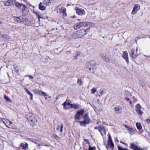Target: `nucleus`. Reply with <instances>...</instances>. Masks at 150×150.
I'll use <instances>...</instances> for the list:
<instances>
[{
	"label": "nucleus",
	"instance_id": "nucleus-59",
	"mask_svg": "<svg viewBox=\"0 0 150 150\" xmlns=\"http://www.w3.org/2000/svg\"><path fill=\"white\" fill-rule=\"evenodd\" d=\"M40 146V144H38V146Z\"/></svg>",
	"mask_w": 150,
	"mask_h": 150
},
{
	"label": "nucleus",
	"instance_id": "nucleus-34",
	"mask_svg": "<svg viewBox=\"0 0 150 150\" xmlns=\"http://www.w3.org/2000/svg\"><path fill=\"white\" fill-rule=\"evenodd\" d=\"M4 98L8 102H10L11 101V100L6 95L4 96Z\"/></svg>",
	"mask_w": 150,
	"mask_h": 150
},
{
	"label": "nucleus",
	"instance_id": "nucleus-37",
	"mask_svg": "<svg viewBox=\"0 0 150 150\" xmlns=\"http://www.w3.org/2000/svg\"><path fill=\"white\" fill-rule=\"evenodd\" d=\"M64 11H66V9L65 8H59V12L60 13H62Z\"/></svg>",
	"mask_w": 150,
	"mask_h": 150
},
{
	"label": "nucleus",
	"instance_id": "nucleus-24",
	"mask_svg": "<svg viewBox=\"0 0 150 150\" xmlns=\"http://www.w3.org/2000/svg\"><path fill=\"white\" fill-rule=\"evenodd\" d=\"M28 146V144H27L26 143H21L20 145V147H22V148L24 149H26V148Z\"/></svg>",
	"mask_w": 150,
	"mask_h": 150
},
{
	"label": "nucleus",
	"instance_id": "nucleus-32",
	"mask_svg": "<svg viewBox=\"0 0 150 150\" xmlns=\"http://www.w3.org/2000/svg\"><path fill=\"white\" fill-rule=\"evenodd\" d=\"M40 95H42L43 96H48V94L45 92H43L42 91H41V92Z\"/></svg>",
	"mask_w": 150,
	"mask_h": 150
},
{
	"label": "nucleus",
	"instance_id": "nucleus-57",
	"mask_svg": "<svg viewBox=\"0 0 150 150\" xmlns=\"http://www.w3.org/2000/svg\"><path fill=\"white\" fill-rule=\"evenodd\" d=\"M78 21H81V20L80 19H78Z\"/></svg>",
	"mask_w": 150,
	"mask_h": 150
},
{
	"label": "nucleus",
	"instance_id": "nucleus-45",
	"mask_svg": "<svg viewBox=\"0 0 150 150\" xmlns=\"http://www.w3.org/2000/svg\"><path fill=\"white\" fill-rule=\"evenodd\" d=\"M125 99L127 101H129L130 100L129 99L127 98H125Z\"/></svg>",
	"mask_w": 150,
	"mask_h": 150
},
{
	"label": "nucleus",
	"instance_id": "nucleus-58",
	"mask_svg": "<svg viewBox=\"0 0 150 150\" xmlns=\"http://www.w3.org/2000/svg\"><path fill=\"white\" fill-rule=\"evenodd\" d=\"M17 67H15L14 68H15V69H16V68H17Z\"/></svg>",
	"mask_w": 150,
	"mask_h": 150
},
{
	"label": "nucleus",
	"instance_id": "nucleus-21",
	"mask_svg": "<svg viewBox=\"0 0 150 150\" xmlns=\"http://www.w3.org/2000/svg\"><path fill=\"white\" fill-rule=\"evenodd\" d=\"M103 59H104L106 62H108L109 61V57L108 56L106 55V54H103L102 55Z\"/></svg>",
	"mask_w": 150,
	"mask_h": 150
},
{
	"label": "nucleus",
	"instance_id": "nucleus-19",
	"mask_svg": "<svg viewBox=\"0 0 150 150\" xmlns=\"http://www.w3.org/2000/svg\"><path fill=\"white\" fill-rule=\"evenodd\" d=\"M98 130L99 132H100L101 134H102V132H104V133H105V129L104 127L103 126H99V128L98 129Z\"/></svg>",
	"mask_w": 150,
	"mask_h": 150
},
{
	"label": "nucleus",
	"instance_id": "nucleus-6",
	"mask_svg": "<svg viewBox=\"0 0 150 150\" xmlns=\"http://www.w3.org/2000/svg\"><path fill=\"white\" fill-rule=\"evenodd\" d=\"M140 8L141 6L139 4H135L132 11V14H136L138 11L140 9Z\"/></svg>",
	"mask_w": 150,
	"mask_h": 150
},
{
	"label": "nucleus",
	"instance_id": "nucleus-61",
	"mask_svg": "<svg viewBox=\"0 0 150 150\" xmlns=\"http://www.w3.org/2000/svg\"><path fill=\"white\" fill-rule=\"evenodd\" d=\"M7 75H8V76H9V74H8V73H7Z\"/></svg>",
	"mask_w": 150,
	"mask_h": 150
},
{
	"label": "nucleus",
	"instance_id": "nucleus-43",
	"mask_svg": "<svg viewBox=\"0 0 150 150\" xmlns=\"http://www.w3.org/2000/svg\"><path fill=\"white\" fill-rule=\"evenodd\" d=\"M63 13V15L64 16H66L67 15V14L66 12V11H64V12L62 13Z\"/></svg>",
	"mask_w": 150,
	"mask_h": 150
},
{
	"label": "nucleus",
	"instance_id": "nucleus-4",
	"mask_svg": "<svg viewBox=\"0 0 150 150\" xmlns=\"http://www.w3.org/2000/svg\"><path fill=\"white\" fill-rule=\"evenodd\" d=\"M76 13L80 16H82L86 14L85 11L81 8L76 7L74 8Z\"/></svg>",
	"mask_w": 150,
	"mask_h": 150
},
{
	"label": "nucleus",
	"instance_id": "nucleus-50",
	"mask_svg": "<svg viewBox=\"0 0 150 150\" xmlns=\"http://www.w3.org/2000/svg\"><path fill=\"white\" fill-rule=\"evenodd\" d=\"M36 13V14L38 15V19H40V18H42L41 17H40V16L39 15V14H38V13Z\"/></svg>",
	"mask_w": 150,
	"mask_h": 150
},
{
	"label": "nucleus",
	"instance_id": "nucleus-17",
	"mask_svg": "<svg viewBox=\"0 0 150 150\" xmlns=\"http://www.w3.org/2000/svg\"><path fill=\"white\" fill-rule=\"evenodd\" d=\"M14 19L15 21L18 23H21L23 21V17L20 16V17H14Z\"/></svg>",
	"mask_w": 150,
	"mask_h": 150
},
{
	"label": "nucleus",
	"instance_id": "nucleus-53",
	"mask_svg": "<svg viewBox=\"0 0 150 150\" xmlns=\"http://www.w3.org/2000/svg\"><path fill=\"white\" fill-rule=\"evenodd\" d=\"M16 73H18V74L19 73V71L18 70H16Z\"/></svg>",
	"mask_w": 150,
	"mask_h": 150
},
{
	"label": "nucleus",
	"instance_id": "nucleus-26",
	"mask_svg": "<svg viewBox=\"0 0 150 150\" xmlns=\"http://www.w3.org/2000/svg\"><path fill=\"white\" fill-rule=\"evenodd\" d=\"M39 8L40 10L44 11L45 9L46 8L45 6L42 5L41 3H40L39 4Z\"/></svg>",
	"mask_w": 150,
	"mask_h": 150
},
{
	"label": "nucleus",
	"instance_id": "nucleus-1",
	"mask_svg": "<svg viewBox=\"0 0 150 150\" xmlns=\"http://www.w3.org/2000/svg\"><path fill=\"white\" fill-rule=\"evenodd\" d=\"M89 31V28L80 30L73 33V36L75 39L81 38L86 35Z\"/></svg>",
	"mask_w": 150,
	"mask_h": 150
},
{
	"label": "nucleus",
	"instance_id": "nucleus-12",
	"mask_svg": "<svg viewBox=\"0 0 150 150\" xmlns=\"http://www.w3.org/2000/svg\"><path fill=\"white\" fill-rule=\"evenodd\" d=\"M122 57L125 60L127 64L129 63V60L128 57V54L126 51L123 52V54L122 55Z\"/></svg>",
	"mask_w": 150,
	"mask_h": 150
},
{
	"label": "nucleus",
	"instance_id": "nucleus-13",
	"mask_svg": "<svg viewBox=\"0 0 150 150\" xmlns=\"http://www.w3.org/2000/svg\"><path fill=\"white\" fill-rule=\"evenodd\" d=\"M71 101L69 100H67L63 104L64 108L65 109H67L71 108L72 104L70 103Z\"/></svg>",
	"mask_w": 150,
	"mask_h": 150
},
{
	"label": "nucleus",
	"instance_id": "nucleus-48",
	"mask_svg": "<svg viewBox=\"0 0 150 150\" xmlns=\"http://www.w3.org/2000/svg\"><path fill=\"white\" fill-rule=\"evenodd\" d=\"M99 128V126H98V127H94V129H98H98Z\"/></svg>",
	"mask_w": 150,
	"mask_h": 150
},
{
	"label": "nucleus",
	"instance_id": "nucleus-31",
	"mask_svg": "<svg viewBox=\"0 0 150 150\" xmlns=\"http://www.w3.org/2000/svg\"><path fill=\"white\" fill-rule=\"evenodd\" d=\"M10 4L11 3L10 0L7 1H6L4 3V5L6 6H10Z\"/></svg>",
	"mask_w": 150,
	"mask_h": 150
},
{
	"label": "nucleus",
	"instance_id": "nucleus-42",
	"mask_svg": "<svg viewBox=\"0 0 150 150\" xmlns=\"http://www.w3.org/2000/svg\"><path fill=\"white\" fill-rule=\"evenodd\" d=\"M112 137H111V136H110V135H109V137H108V142H112Z\"/></svg>",
	"mask_w": 150,
	"mask_h": 150
},
{
	"label": "nucleus",
	"instance_id": "nucleus-14",
	"mask_svg": "<svg viewBox=\"0 0 150 150\" xmlns=\"http://www.w3.org/2000/svg\"><path fill=\"white\" fill-rule=\"evenodd\" d=\"M114 109L115 110V112L117 114L120 113L122 111V108L120 106H117L115 107L114 108Z\"/></svg>",
	"mask_w": 150,
	"mask_h": 150
},
{
	"label": "nucleus",
	"instance_id": "nucleus-54",
	"mask_svg": "<svg viewBox=\"0 0 150 150\" xmlns=\"http://www.w3.org/2000/svg\"><path fill=\"white\" fill-rule=\"evenodd\" d=\"M25 90L26 91L27 93V91H29L28 90V89L27 88H25Z\"/></svg>",
	"mask_w": 150,
	"mask_h": 150
},
{
	"label": "nucleus",
	"instance_id": "nucleus-49",
	"mask_svg": "<svg viewBox=\"0 0 150 150\" xmlns=\"http://www.w3.org/2000/svg\"><path fill=\"white\" fill-rule=\"evenodd\" d=\"M104 92V91H102L100 92V93L102 95V94Z\"/></svg>",
	"mask_w": 150,
	"mask_h": 150
},
{
	"label": "nucleus",
	"instance_id": "nucleus-7",
	"mask_svg": "<svg viewBox=\"0 0 150 150\" xmlns=\"http://www.w3.org/2000/svg\"><path fill=\"white\" fill-rule=\"evenodd\" d=\"M84 119L83 121L80 122L81 125L83 126L88 124L89 122V120L87 114L85 115V116L84 117Z\"/></svg>",
	"mask_w": 150,
	"mask_h": 150
},
{
	"label": "nucleus",
	"instance_id": "nucleus-44",
	"mask_svg": "<svg viewBox=\"0 0 150 150\" xmlns=\"http://www.w3.org/2000/svg\"><path fill=\"white\" fill-rule=\"evenodd\" d=\"M28 77L30 79V78H31V79H33L34 77L33 76H32L31 75H28Z\"/></svg>",
	"mask_w": 150,
	"mask_h": 150
},
{
	"label": "nucleus",
	"instance_id": "nucleus-10",
	"mask_svg": "<svg viewBox=\"0 0 150 150\" xmlns=\"http://www.w3.org/2000/svg\"><path fill=\"white\" fill-rule=\"evenodd\" d=\"M83 113V110H80L76 113L75 116V120L76 122L80 120V115H82Z\"/></svg>",
	"mask_w": 150,
	"mask_h": 150
},
{
	"label": "nucleus",
	"instance_id": "nucleus-20",
	"mask_svg": "<svg viewBox=\"0 0 150 150\" xmlns=\"http://www.w3.org/2000/svg\"><path fill=\"white\" fill-rule=\"evenodd\" d=\"M85 26H89V28H89L90 30V28L91 27H92L94 26V24L93 23L91 22H88V23H86L85 22Z\"/></svg>",
	"mask_w": 150,
	"mask_h": 150
},
{
	"label": "nucleus",
	"instance_id": "nucleus-36",
	"mask_svg": "<svg viewBox=\"0 0 150 150\" xmlns=\"http://www.w3.org/2000/svg\"><path fill=\"white\" fill-rule=\"evenodd\" d=\"M96 147L95 146L91 147L90 145H89L88 150H96Z\"/></svg>",
	"mask_w": 150,
	"mask_h": 150
},
{
	"label": "nucleus",
	"instance_id": "nucleus-22",
	"mask_svg": "<svg viewBox=\"0 0 150 150\" xmlns=\"http://www.w3.org/2000/svg\"><path fill=\"white\" fill-rule=\"evenodd\" d=\"M51 0H44L43 1V4L46 6L49 5L51 2Z\"/></svg>",
	"mask_w": 150,
	"mask_h": 150
},
{
	"label": "nucleus",
	"instance_id": "nucleus-52",
	"mask_svg": "<svg viewBox=\"0 0 150 150\" xmlns=\"http://www.w3.org/2000/svg\"><path fill=\"white\" fill-rule=\"evenodd\" d=\"M84 140V141H85L88 142V139H85Z\"/></svg>",
	"mask_w": 150,
	"mask_h": 150
},
{
	"label": "nucleus",
	"instance_id": "nucleus-15",
	"mask_svg": "<svg viewBox=\"0 0 150 150\" xmlns=\"http://www.w3.org/2000/svg\"><path fill=\"white\" fill-rule=\"evenodd\" d=\"M21 9H22V11L24 14H27L28 12V8L27 6L25 5L23 6V7L21 8Z\"/></svg>",
	"mask_w": 150,
	"mask_h": 150
},
{
	"label": "nucleus",
	"instance_id": "nucleus-51",
	"mask_svg": "<svg viewBox=\"0 0 150 150\" xmlns=\"http://www.w3.org/2000/svg\"><path fill=\"white\" fill-rule=\"evenodd\" d=\"M120 143H122V144H125V145H126L127 146V145L126 144L124 143V142H122V141H120Z\"/></svg>",
	"mask_w": 150,
	"mask_h": 150
},
{
	"label": "nucleus",
	"instance_id": "nucleus-41",
	"mask_svg": "<svg viewBox=\"0 0 150 150\" xmlns=\"http://www.w3.org/2000/svg\"><path fill=\"white\" fill-rule=\"evenodd\" d=\"M82 83V82L81 80L79 79H78V83L79 85H81Z\"/></svg>",
	"mask_w": 150,
	"mask_h": 150
},
{
	"label": "nucleus",
	"instance_id": "nucleus-38",
	"mask_svg": "<svg viewBox=\"0 0 150 150\" xmlns=\"http://www.w3.org/2000/svg\"><path fill=\"white\" fill-rule=\"evenodd\" d=\"M80 52H78L76 55L74 57V59H76L78 56L80 54Z\"/></svg>",
	"mask_w": 150,
	"mask_h": 150
},
{
	"label": "nucleus",
	"instance_id": "nucleus-55",
	"mask_svg": "<svg viewBox=\"0 0 150 150\" xmlns=\"http://www.w3.org/2000/svg\"><path fill=\"white\" fill-rule=\"evenodd\" d=\"M92 67L91 68V67H89L88 69L90 71L92 69Z\"/></svg>",
	"mask_w": 150,
	"mask_h": 150
},
{
	"label": "nucleus",
	"instance_id": "nucleus-39",
	"mask_svg": "<svg viewBox=\"0 0 150 150\" xmlns=\"http://www.w3.org/2000/svg\"><path fill=\"white\" fill-rule=\"evenodd\" d=\"M117 148L118 149V150H129L128 149H123L120 146H117Z\"/></svg>",
	"mask_w": 150,
	"mask_h": 150
},
{
	"label": "nucleus",
	"instance_id": "nucleus-60",
	"mask_svg": "<svg viewBox=\"0 0 150 150\" xmlns=\"http://www.w3.org/2000/svg\"><path fill=\"white\" fill-rule=\"evenodd\" d=\"M73 18H74V16L73 17H72Z\"/></svg>",
	"mask_w": 150,
	"mask_h": 150
},
{
	"label": "nucleus",
	"instance_id": "nucleus-5",
	"mask_svg": "<svg viewBox=\"0 0 150 150\" xmlns=\"http://www.w3.org/2000/svg\"><path fill=\"white\" fill-rule=\"evenodd\" d=\"M138 49L137 48H132L131 50L130 55L133 58H136L139 55L137 53Z\"/></svg>",
	"mask_w": 150,
	"mask_h": 150
},
{
	"label": "nucleus",
	"instance_id": "nucleus-33",
	"mask_svg": "<svg viewBox=\"0 0 150 150\" xmlns=\"http://www.w3.org/2000/svg\"><path fill=\"white\" fill-rule=\"evenodd\" d=\"M97 89L95 88H93L91 90V93L94 94L96 91Z\"/></svg>",
	"mask_w": 150,
	"mask_h": 150
},
{
	"label": "nucleus",
	"instance_id": "nucleus-40",
	"mask_svg": "<svg viewBox=\"0 0 150 150\" xmlns=\"http://www.w3.org/2000/svg\"><path fill=\"white\" fill-rule=\"evenodd\" d=\"M140 85L142 86V87H144L145 86V85L144 83L142 81H140Z\"/></svg>",
	"mask_w": 150,
	"mask_h": 150
},
{
	"label": "nucleus",
	"instance_id": "nucleus-2",
	"mask_svg": "<svg viewBox=\"0 0 150 150\" xmlns=\"http://www.w3.org/2000/svg\"><path fill=\"white\" fill-rule=\"evenodd\" d=\"M27 119L30 124L32 126H34L36 125L37 122V120L33 115L32 114L30 115L27 117Z\"/></svg>",
	"mask_w": 150,
	"mask_h": 150
},
{
	"label": "nucleus",
	"instance_id": "nucleus-25",
	"mask_svg": "<svg viewBox=\"0 0 150 150\" xmlns=\"http://www.w3.org/2000/svg\"><path fill=\"white\" fill-rule=\"evenodd\" d=\"M15 5L16 7L21 8L23 7V6L24 5L23 4H20L18 2H16L15 4Z\"/></svg>",
	"mask_w": 150,
	"mask_h": 150
},
{
	"label": "nucleus",
	"instance_id": "nucleus-8",
	"mask_svg": "<svg viewBox=\"0 0 150 150\" xmlns=\"http://www.w3.org/2000/svg\"><path fill=\"white\" fill-rule=\"evenodd\" d=\"M85 22H82L77 23L74 26V29L77 30L79 29L81 27L85 26Z\"/></svg>",
	"mask_w": 150,
	"mask_h": 150
},
{
	"label": "nucleus",
	"instance_id": "nucleus-62",
	"mask_svg": "<svg viewBox=\"0 0 150 150\" xmlns=\"http://www.w3.org/2000/svg\"><path fill=\"white\" fill-rule=\"evenodd\" d=\"M6 67H7V68H8V66H6Z\"/></svg>",
	"mask_w": 150,
	"mask_h": 150
},
{
	"label": "nucleus",
	"instance_id": "nucleus-35",
	"mask_svg": "<svg viewBox=\"0 0 150 150\" xmlns=\"http://www.w3.org/2000/svg\"><path fill=\"white\" fill-rule=\"evenodd\" d=\"M27 93L28 94H29V95H30V96L31 97V98H30L31 100H32L33 99V94L30 92L29 91H27Z\"/></svg>",
	"mask_w": 150,
	"mask_h": 150
},
{
	"label": "nucleus",
	"instance_id": "nucleus-56",
	"mask_svg": "<svg viewBox=\"0 0 150 150\" xmlns=\"http://www.w3.org/2000/svg\"><path fill=\"white\" fill-rule=\"evenodd\" d=\"M130 104L131 105L132 104V102L130 100L129 101Z\"/></svg>",
	"mask_w": 150,
	"mask_h": 150
},
{
	"label": "nucleus",
	"instance_id": "nucleus-11",
	"mask_svg": "<svg viewBox=\"0 0 150 150\" xmlns=\"http://www.w3.org/2000/svg\"><path fill=\"white\" fill-rule=\"evenodd\" d=\"M94 106L98 111L101 110L102 109V105L100 103V100H98L97 102L95 103Z\"/></svg>",
	"mask_w": 150,
	"mask_h": 150
},
{
	"label": "nucleus",
	"instance_id": "nucleus-27",
	"mask_svg": "<svg viewBox=\"0 0 150 150\" xmlns=\"http://www.w3.org/2000/svg\"><path fill=\"white\" fill-rule=\"evenodd\" d=\"M33 91L34 93L35 94H38V95H40L42 91H41L39 89H36L33 90Z\"/></svg>",
	"mask_w": 150,
	"mask_h": 150
},
{
	"label": "nucleus",
	"instance_id": "nucleus-28",
	"mask_svg": "<svg viewBox=\"0 0 150 150\" xmlns=\"http://www.w3.org/2000/svg\"><path fill=\"white\" fill-rule=\"evenodd\" d=\"M63 125L62 123L61 124V126H60L59 125L57 126V128H56V129L59 130L60 128V131L61 132H63Z\"/></svg>",
	"mask_w": 150,
	"mask_h": 150
},
{
	"label": "nucleus",
	"instance_id": "nucleus-9",
	"mask_svg": "<svg viewBox=\"0 0 150 150\" xmlns=\"http://www.w3.org/2000/svg\"><path fill=\"white\" fill-rule=\"evenodd\" d=\"M1 120H3V122L4 124L7 127L9 128H12L13 129V128L11 127V125L12 124V123L11 122L4 118H1Z\"/></svg>",
	"mask_w": 150,
	"mask_h": 150
},
{
	"label": "nucleus",
	"instance_id": "nucleus-29",
	"mask_svg": "<svg viewBox=\"0 0 150 150\" xmlns=\"http://www.w3.org/2000/svg\"><path fill=\"white\" fill-rule=\"evenodd\" d=\"M79 108V106L78 104H72L71 108H74L75 109H77Z\"/></svg>",
	"mask_w": 150,
	"mask_h": 150
},
{
	"label": "nucleus",
	"instance_id": "nucleus-30",
	"mask_svg": "<svg viewBox=\"0 0 150 150\" xmlns=\"http://www.w3.org/2000/svg\"><path fill=\"white\" fill-rule=\"evenodd\" d=\"M136 125L137 128L138 129L140 130V129H142V125L140 123H139V122L137 123L136 124Z\"/></svg>",
	"mask_w": 150,
	"mask_h": 150
},
{
	"label": "nucleus",
	"instance_id": "nucleus-3",
	"mask_svg": "<svg viewBox=\"0 0 150 150\" xmlns=\"http://www.w3.org/2000/svg\"><path fill=\"white\" fill-rule=\"evenodd\" d=\"M144 110V108H142L139 103H138L136 105L135 110L139 115H142L143 113V111Z\"/></svg>",
	"mask_w": 150,
	"mask_h": 150
},
{
	"label": "nucleus",
	"instance_id": "nucleus-23",
	"mask_svg": "<svg viewBox=\"0 0 150 150\" xmlns=\"http://www.w3.org/2000/svg\"><path fill=\"white\" fill-rule=\"evenodd\" d=\"M108 143L109 147L110 148L112 149L114 146V145L112 142V141L108 142Z\"/></svg>",
	"mask_w": 150,
	"mask_h": 150
},
{
	"label": "nucleus",
	"instance_id": "nucleus-47",
	"mask_svg": "<svg viewBox=\"0 0 150 150\" xmlns=\"http://www.w3.org/2000/svg\"><path fill=\"white\" fill-rule=\"evenodd\" d=\"M146 121L148 123L150 122V120L149 119H147L146 120Z\"/></svg>",
	"mask_w": 150,
	"mask_h": 150
},
{
	"label": "nucleus",
	"instance_id": "nucleus-18",
	"mask_svg": "<svg viewBox=\"0 0 150 150\" xmlns=\"http://www.w3.org/2000/svg\"><path fill=\"white\" fill-rule=\"evenodd\" d=\"M125 127L129 131V133L131 134H134V130L133 129L127 125H126Z\"/></svg>",
	"mask_w": 150,
	"mask_h": 150
},
{
	"label": "nucleus",
	"instance_id": "nucleus-46",
	"mask_svg": "<svg viewBox=\"0 0 150 150\" xmlns=\"http://www.w3.org/2000/svg\"><path fill=\"white\" fill-rule=\"evenodd\" d=\"M7 37H8L6 35H4L3 36V38H7Z\"/></svg>",
	"mask_w": 150,
	"mask_h": 150
},
{
	"label": "nucleus",
	"instance_id": "nucleus-16",
	"mask_svg": "<svg viewBox=\"0 0 150 150\" xmlns=\"http://www.w3.org/2000/svg\"><path fill=\"white\" fill-rule=\"evenodd\" d=\"M129 148L135 150H142V149H140L133 143L131 144Z\"/></svg>",
	"mask_w": 150,
	"mask_h": 150
}]
</instances>
